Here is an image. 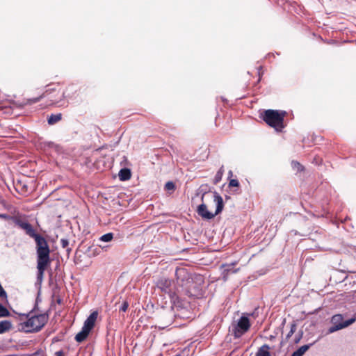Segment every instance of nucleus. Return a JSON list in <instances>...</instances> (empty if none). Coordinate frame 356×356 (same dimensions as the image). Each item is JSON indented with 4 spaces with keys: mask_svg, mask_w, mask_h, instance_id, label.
<instances>
[{
    "mask_svg": "<svg viewBox=\"0 0 356 356\" xmlns=\"http://www.w3.org/2000/svg\"><path fill=\"white\" fill-rule=\"evenodd\" d=\"M76 92L74 86H70L67 88L66 91H63L60 88H48L41 95L35 98L27 99L24 102V105H31L38 102L42 99H47V105L52 106L58 104L65 98H70L71 95Z\"/></svg>",
    "mask_w": 356,
    "mask_h": 356,
    "instance_id": "1",
    "label": "nucleus"
},
{
    "mask_svg": "<svg viewBox=\"0 0 356 356\" xmlns=\"http://www.w3.org/2000/svg\"><path fill=\"white\" fill-rule=\"evenodd\" d=\"M37 254V279L42 282L44 271L51 264L50 249L47 240L42 236L35 239Z\"/></svg>",
    "mask_w": 356,
    "mask_h": 356,
    "instance_id": "2",
    "label": "nucleus"
},
{
    "mask_svg": "<svg viewBox=\"0 0 356 356\" xmlns=\"http://www.w3.org/2000/svg\"><path fill=\"white\" fill-rule=\"evenodd\" d=\"M286 113L283 111L268 109L264 111L261 118L270 127L280 132L284 128V120Z\"/></svg>",
    "mask_w": 356,
    "mask_h": 356,
    "instance_id": "3",
    "label": "nucleus"
},
{
    "mask_svg": "<svg viewBox=\"0 0 356 356\" xmlns=\"http://www.w3.org/2000/svg\"><path fill=\"white\" fill-rule=\"evenodd\" d=\"M49 316L46 314L34 315L20 324L21 330L25 332H37L47 323Z\"/></svg>",
    "mask_w": 356,
    "mask_h": 356,
    "instance_id": "4",
    "label": "nucleus"
},
{
    "mask_svg": "<svg viewBox=\"0 0 356 356\" xmlns=\"http://www.w3.org/2000/svg\"><path fill=\"white\" fill-rule=\"evenodd\" d=\"M213 201L216 203V209L213 213L207 210V205L204 203L200 204L197 209V212L204 219L210 220L213 218L216 215L219 214L223 209L224 203L222 197L217 193H213Z\"/></svg>",
    "mask_w": 356,
    "mask_h": 356,
    "instance_id": "5",
    "label": "nucleus"
},
{
    "mask_svg": "<svg viewBox=\"0 0 356 356\" xmlns=\"http://www.w3.org/2000/svg\"><path fill=\"white\" fill-rule=\"evenodd\" d=\"M0 218L6 220H12L17 226L23 229L26 234L31 238H38L41 236L40 234H38L33 226L27 221H23L19 217L16 216H10L6 213H0Z\"/></svg>",
    "mask_w": 356,
    "mask_h": 356,
    "instance_id": "6",
    "label": "nucleus"
},
{
    "mask_svg": "<svg viewBox=\"0 0 356 356\" xmlns=\"http://www.w3.org/2000/svg\"><path fill=\"white\" fill-rule=\"evenodd\" d=\"M251 324L247 316H242L232 330V334L235 339L241 337L250 328Z\"/></svg>",
    "mask_w": 356,
    "mask_h": 356,
    "instance_id": "7",
    "label": "nucleus"
},
{
    "mask_svg": "<svg viewBox=\"0 0 356 356\" xmlns=\"http://www.w3.org/2000/svg\"><path fill=\"white\" fill-rule=\"evenodd\" d=\"M356 318H352L347 321H343V318L341 314H336L332 317L331 322L332 323V326L330 328V332H334L337 330H341L342 328L346 327L348 325L353 323L355 321Z\"/></svg>",
    "mask_w": 356,
    "mask_h": 356,
    "instance_id": "8",
    "label": "nucleus"
},
{
    "mask_svg": "<svg viewBox=\"0 0 356 356\" xmlns=\"http://www.w3.org/2000/svg\"><path fill=\"white\" fill-rule=\"evenodd\" d=\"M172 282L166 278H161L158 280L156 283V286L159 288L163 292L165 293L170 294L171 296V289L170 287L172 286Z\"/></svg>",
    "mask_w": 356,
    "mask_h": 356,
    "instance_id": "9",
    "label": "nucleus"
},
{
    "mask_svg": "<svg viewBox=\"0 0 356 356\" xmlns=\"http://www.w3.org/2000/svg\"><path fill=\"white\" fill-rule=\"evenodd\" d=\"M97 316L98 312L97 311L92 312L85 321L83 327L91 331L95 326Z\"/></svg>",
    "mask_w": 356,
    "mask_h": 356,
    "instance_id": "10",
    "label": "nucleus"
},
{
    "mask_svg": "<svg viewBox=\"0 0 356 356\" xmlns=\"http://www.w3.org/2000/svg\"><path fill=\"white\" fill-rule=\"evenodd\" d=\"M90 332V330L83 327L81 330L75 336V340L79 343L83 342L86 339Z\"/></svg>",
    "mask_w": 356,
    "mask_h": 356,
    "instance_id": "11",
    "label": "nucleus"
},
{
    "mask_svg": "<svg viewBox=\"0 0 356 356\" xmlns=\"http://www.w3.org/2000/svg\"><path fill=\"white\" fill-rule=\"evenodd\" d=\"M118 176L121 181L129 180L131 177V170L129 168H122L120 170Z\"/></svg>",
    "mask_w": 356,
    "mask_h": 356,
    "instance_id": "12",
    "label": "nucleus"
},
{
    "mask_svg": "<svg viewBox=\"0 0 356 356\" xmlns=\"http://www.w3.org/2000/svg\"><path fill=\"white\" fill-rule=\"evenodd\" d=\"M12 328V323L10 321L5 320L0 322V334H3L8 332Z\"/></svg>",
    "mask_w": 356,
    "mask_h": 356,
    "instance_id": "13",
    "label": "nucleus"
},
{
    "mask_svg": "<svg viewBox=\"0 0 356 356\" xmlns=\"http://www.w3.org/2000/svg\"><path fill=\"white\" fill-rule=\"evenodd\" d=\"M270 348L268 344L263 345L257 352V356H271L269 352Z\"/></svg>",
    "mask_w": 356,
    "mask_h": 356,
    "instance_id": "14",
    "label": "nucleus"
},
{
    "mask_svg": "<svg viewBox=\"0 0 356 356\" xmlns=\"http://www.w3.org/2000/svg\"><path fill=\"white\" fill-rule=\"evenodd\" d=\"M312 344L304 345L294 351L291 356H302L310 348Z\"/></svg>",
    "mask_w": 356,
    "mask_h": 356,
    "instance_id": "15",
    "label": "nucleus"
},
{
    "mask_svg": "<svg viewBox=\"0 0 356 356\" xmlns=\"http://www.w3.org/2000/svg\"><path fill=\"white\" fill-rule=\"evenodd\" d=\"M62 119V114L61 113H57V114H51L49 118H48V124L50 125H53L59 121H60Z\"/></svg>",
    "mask_w": 356,
    "mask_h": 356,
    "instance_id": "16",
    "label": "nucleus"
},
{
    "mask_svg": "<svg viewBox=\"0 0 356 356\" xmlns=\"http://www.w3.org/2000/svg\"><path fill=\"white\" fill-rule=\"evenodd\" d=\"M223 167H221L219 170L216 172L213 183L217 184L222 179L223 175Z\"/></svg>",
    "mask_w": 356,
    "mask_h": 356,
    "instance_id": "17",
    "label": "nucleus"
},
{
    "mask_svg": "<svg viewBox=\"0 0 356 356\" xmlns=\"http://www.w3.org/2000/svg\"><path fill=\"white\" fill-rule=\"evenodd\" d=\"M297 325L295 323H292L290 325V330L289 333L286 334L285 340L288 341L291 336L294 334V332L296 331Z\"/></svg>",
    "mask_w": 356,
    "mask_h": 356,
    "instance_id": "18",
    "label": "nucleus"
},
{
    "mask_svg": "<svg viewBox=\"0 0 356 356\" xmlns=\"http://www.w3.org/2000/svg\"><path fill=\"white\" fill-rule=\"evenodd\" d=\"M10 312L8 310L6 307H5L2 304H0V318L8 317L10 316Z\"/></svg>",
    "mask_w": 356,
    "mask_h": 356,
    "instance_id": "19",
    "label": "nucleus"
},
{
    "mask_svg": "<svg viewBox=\"0 0 356 356\" xmlns=\"http://www.w3.org/2000/svg\"><path fill=\"white\" fill-rule=\"evenodd\" d=\"M113 238V233H107L106 234L102 235L99 240L104 242H109L112 241Z\"/></svg>",
    "mask_w": 356,
    "mask_h": 356,
    "instance_id": "20",
    "label": "nucleus"
},
{
    "mask_svg": "<svg viewBox=\"0 0 356 356\" xmlns=\"http://www.w3.org/2000/svg\"><path fill=\"white\" fill-rule=\"evenodd\" d=\"M165 189L168 191L174 192L175 190V184L172 181H168L165 185Z\"/></svg>",
    "mask_w": 356,
    "mask_h": 356,
    "instance_id": "21",
    "label": "nucleus"
},
{
    "mask_svg": "<svg viewBox=\"0 0 356 356\" xmlns=\"http://www.w3.org/2000/svg\"><path fill=\"white\" fill-rule=\"evenodd\" d=\"M239 182L237 179H232L229 182V187H238Z\"/></svg>",
    "mask_w": 356,
    "mask_h": 356,
    "instance_id": "22",
    "label": "nucleus"
},
{
    "mask_svg": "<svg viewBox=\"0 0 356 356\" xmlns=\"http://www.w3.org/2000/svg\"><path fill=\"white\" fill-rule=\"evenodd\" d=\"M292 165L293 168H297L299 171H302L304 169L303 166L298 161H293Z\"/></svg>",
    "mask_w": 356,
    "mask_h": 356,
    "instance_id": "23",
    "label": "nucleus"
},
{
    "mask_svg": "<svg viewBox=\"0 0 356 356\" xmlns=\"http://www.w3.org/2000/svg\"><path fill=\"white\" fill-rule=\"evenodd\" d=\"M129 307V303L127 301H124L120 307V311L125 312Z\"/></svg>",
    "mask_w": 356,
    "mask_h": 356,
    "instance_id": "24",
    "label": "nucleus"
},
{
    "mask_svg": "<svg viewBox=\"0 0 356 356\" xmlns=\"http://www.w3.org/2000/svg\"><path fill=\"white\" fill-rule=\"evenodd\" d=\"M60 245H61L62 248H67L69 245L68 240L66 238H62L60 240Z\"/></svg>",
    "mask_w": 356,
    "mask_h": 356,
    "instance_id": "25",
    "label": "nucleus"
},
{
    "mask_svg": "<svg viewBox=\"0 0 356 356\" xmlns=\"http://www.w3.org/2000/svg\"><path fill=\"white\" fill-rule=\"evenodd\" d=\"M56 356H65L63 350H59L55 353Z\"/></svg>",
    "mask_w": 356,
    "mask_h": 356,
    "instance_id": "26",
    "label": "nucleus"
},
{
    "mask_svg": "<svg viewBox=\"0 0 356 356\" xmlns=\"http://www.w3.org/2000/svg\"><path fill=\"white\" fill-rule=\"evenodd\" d=\"M301 337H299L295 339V343H298L300 340Z\"/></svg>",
    "mask_w": 356,
    "mask_h": 356,
    "instance_id": "27",
    "label": "nucleus"
},
{
    "mask_svg": "<svg viewBox=\"0 0 356 356\" xmlns=\"http://www.w3.org/2000/svg\"><path fill=\"white\" fill-rule=\"evenodd\" d=\"M205 195H206V193H204V194L202 195V201H203V200H204V197Z\"/></svg>",
    "mask_w": 356,
    "mask_h": 356,
    "instance_id": "28",
    "label": "nucleus"
},
{
    "mask_svg": "<svg viewBox=\"0 0 356 356\" xmlns=\"http://www.w3.org/2000/svg\"><path fill=\"white\" fill-rule=\"evenodd\" d=\"M256 356H257V355L256 354Z\"/></svg>",
    "mask_w": 356,
    "mask_h": 356,
    "instance_id": "29",
    "label": "nucleus"
}]
</instances>
